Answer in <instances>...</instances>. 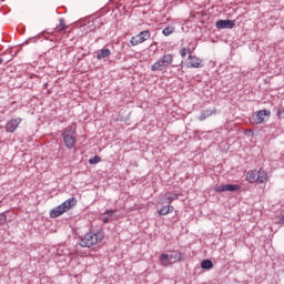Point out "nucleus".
Returning a JSON list of instances; mask_svg holds the SVG:
<instances>
[{"mask_svg": "<svg viewBox=\"0 0 284 284\" xmlns=\"http://www.w3.org/2000/svg\"><path fill=\"white\" fill-rule=\"evenodd\" d=\"M104 235L103 232L97 231V232H87L81 239L79 245L80 247H92V245H98V243H101L103 241Z\"/></svg>", "mask_w": 284, "mask_h": 284, "instance_id": "obj_1", "label": "nucleus"}, {"mask_svg": "<svg viewBox=\"0 0 284 284\" xmlns=\"http://www.w3.org/2000/svg\"><path fill=\"white\" fill-rule=\"evenodd\" d=\"M270 114H272V111L267 109L256 111L250 118L251 125H261V123H265V118H268Z\"/></svg>", "mask_w": 284, "mask_h": 284, "instance_id": "obj_2", "label": "nucleus"}, {"mask_svg": "<svg viewBox=\"0 0 284 284\" xmlns=\"http://www.w3.org/2000/svg\"><path fill=\"white\" fill-rule=\"evenodd\" d=\"M173 57L172 54H165L163 58L158 60L153 65L152 70L154 72L159 71L162 72V70H165L171 63H172Z\"/></svg>", "mask_w": 284, "mask_h": 284, "instance_id": "obj_3", "label": "nucleus"}, {"mask_svg": "<svg viewBox=\"0 0 284 284\" xmlns=\"http://www.w3.org/2000/svg\"><path fill=\"white\" fill-rule=\"evenodd\" d=\"M150 37H152L150 31L149 30H144V31H141L135 37H132L131 40H130V43L133 47L134 45H140V43H145V41H148V39H150Z\"/></svg>", "mask_w": 284, "mask_h": 284, "instance_id": "obj_4", "label": "nucleus"}, {"mask_svg": "<svg viewBox=\"0 0 284 284\" xmlns=\"http://www.w3.org/2000/svg\"><path fill=\"white\" fill-rule=\"evenodd\" d=\"M236 26V21L235 20H217L215 22V28H217V30H232L234 27Z\"/></svg>", "mask_w": 284, "mask_h": 284, "instance_id": "obj_5", "label": "nucleus"}, {"mask_svg": "<svg viewBox=\"0 0 284 284\" xmlns=\"http://www.w3.org/2000/svg\"><path fill=\"white\" fill-rule=\"evenodd\" d=\"M241 189L239 184H221L215 187L216 192H236Z\"/></svg>", "mask_w": 284, "mask_h": 284, "instance_id": "obj_6", "label": "nucleus"}, {"mask_svg": "<svg viewBox=\"0 0 284 284\" xmlns=\"http://www.w3.org/2000/svg\"><path fill=\"white\" fill-rule=\"evenodd\" d=\"M63 143L68 150H72L74 148V143H77V138L70 133H62Z\"/></svg>", "mask_w": 284, "mask_h": 284, "instance_id": "obj_7", "label": "nucleus"}, {"mask_svg": "<svg viewBox=\"0 0 284 284\" xmlns=\"http://www.w3.org/2000/svg\"><path fill=\"white\" fill-rule=\"evenodd\" d=\"M169 258H171V263H181V261H185L181 251H171Z\"/></svg>", "mask_w": 284, "mask_h": 284, "instance_id": "obj_8", "label": "nucleus"}, {"mask_svg": "<svg viewBox=\"0 0 284 284\" xmlns=\"http://www.w3.org/2000/svg\"><path fill=\"white\" fill-rule=\"evenodd\" d=\"M21 123V119L17 118V119H12L11 121H9L6 124V130L7 132H14L17 130V128H19V124Z\"/></svg>", "mask_w": 284, "mask_h": 284, "instance_id": "obj_9", "label": "nucleus"}, {"mask_svg": "<svg viewBox=\"0 0 284 284\" xmlns=\"http://www.w3.org/2000/svg\"><path fill=\"white\" fill-rule=\"evenodd\" d=\"M65 209H63L62 204H60L50 211V216L51 219H59V216H62V214H65Z\"/></svg>", "mask_w": 284, "mask_h": 284, "instance_id": "obj_10", "label": "nucleus"}, {"mask_svg": "<svg viewBox=\"0 0 284 284\" xmlns=\"http://www.w3.org/2000/svg\"><path fill=\"white\" fill-rule=\"evenodd\" d=\"M61 205L64 211L70 212V210H72V207L77 205V197H70L63 203H61Z\"/></svg>", "mask_w": 284, "mask_h": 284, "instance_id": "obj_11", "label": "nucleus"}, {"mask_svg": "<svg viewBox=\"0 0 284 284\" xmlns=\"http://www.w3.org/2000/svg\"><path fill=\"white\" fill-rule=\"evenodd\" d=\"M213 114H216V108L203 110L199 116V121H205V119H210Z\"/></svg>", "mask_w": 284, "mask_h": 284, "instance_id": "obj_12", "label": "nucleus"}, {"mask_svg": "<svg viewBox=\"0 0 284 284\" xmlns=\"http://www.w3.org/2000/svg\"><path fill=\"white\" fill-rule=\"evenodd\" d=\"M189 68H203V60L196 57L189 55Z\"/></svg>", "mask_w": 284, "mask_h": 284, "instance_id": "obj_13", "label": "nucleus"}, {"mask_svg": "<svg viewBox=\"0 0 284 284\" xmlns=\"http://www.w3.org/2000/svg\"><path fill=\"white\" fill-rule=\"evenodd\" d=\"M160 261H161V264L164 266V267H168V265H172V260L170 257V254L168 253H162L160 255Z\"/></svg>", "mask_w": 284, "mask_h": 284, "instance_id": "obj_14", "label": "nucleus"}, {"mask_svg": "<svg viewBox=\"0 0 284 284\" xmlns=\"http://www.w3.org/2000/svg\"><path fill=\"white\" fill-rule=\"evenodd\" d=\"M158 212L160 216H168V214L174 212V206L172 205L162 206Z\"/></svg>", "mask_w": 284, "mask_h": 284, "instance_id": "obj_15", "label": "nucleus"}, {"mask_svg": "<svg viewBox=\"0 0 284 284\" xmlns=\"http://www.w3.org/2000/svg\"><path fill=\"white\" fill-rule=\"evenodd\" d=\"M111 51L110 49H101L97 52V59L101 60V59H108V57H110Z\"/></svg>", "mask_w": 284, "mask_h": 284, "instance_id": "obj_16", "label": "nucleus"}, {"mask_svg": "<svg viewBox=\"0 0 284 284\" xmlns=\"http://www.w3.org/2000/svg\"><path fill=\"white\" fill-rule=\"evenodd\" d=\"M12 60V55L11 54H0V65H8V63H10V61Z\"/></svg>", "mask_w": 284, "mask_h": 284, "instance_id": "obj_17", "label": "nucleus"}, {"mask_svg": "<svg viewBox=\"0 0 284 284\" xmlns=\"http://www.w3.org/2000/svg\"><path fill=\"white\" fill-rule=\"evenodd\" d=\"M257 171H248L246 174V181L248 183H256Z\"/></svg>", "mask_w": 284, "mask_h": 284, "instance_id": "obj_18", "label": "nucleus"}, {"mask_svg": "<svg viewBox=\"0 0 284 284\" xmlns=\"http://www.w3.org/2000/svg\"><path fill=\"white\" fill-rule=\"evenodd\" d=\"M201 267L202 270H212V267H214V263L212 262V260H203L201 262Z\"/></svg>", "mask_w": 284, "mask_h": 284, "instance_id": "obj_19", "label": "nucleus"}, {"mask_svg": "<svg viewBox=\"0 0 284 284\" xmlns=\"http://www.w3.org/2000/svg\"><path fill=\"white\" fill-rule=\"evenodd\" d=\"M267 181V173L257 171L256 183H265Z\"/></svg>", "mask_w": 284, "mask_h": 284, "instance_id": "obj_20", "label": "nucleus"}, {"mask_svg": "<svg viewBox=\"0 0 284 284\" xmlns=\"http://www.w3.org/2000/svg\"><path fill=\"white\" fill-rule=\"evenodd\" d=\"M68 26L65 24V21L63 19L59 20V24L55 27V32H63Z\"/></svg>", "mask_w": 284, "mask_h": 284, "instance_id": "obj_21", "label": "nucleus"}, {"mask_svg": "<svg viewBox=\"0 0 284 284\" xmlns=\"http://www.w3.org/2000/svg\"><path fill=\"white\" fill-rule=\"evenodd\" d=\"M162 33L164 34V37H170V34L174 33V27H166L165 29H163Z\"/></svg>", "mask_w": 284, "mask_h": 284, "instance_id": "obj_22", "label": "nucleus"}, {"mask_svg": "<svg viewBox=\"0 0 284 284\" xmlns=\"http://www.w3.org/2000/svg\"><path fill=\"white\" fill-rule=\"evenodd\" d=\"M90 165H97V163H101V156L94 155L89 160Z\"/></svg>", "mask_w": 284, "mask_h": 284, "instance_id": "obj_23", "label": "nucleus"}, {"mask_svg": "<svg viewBox=\"0 0 284 284\" xmlns=\"http://www.w3.org/2000/svg\"><path fill=\"white\" fill-rule=\"evenodd\" d=\"M7 222L8 216L6 215V213H0V225H6Z\"/></svg>", "mask_w": 284, "mask_h": 284, "instance_id": "obj_24", "label": "nucleus"}, {"mask_svg": "<svg viewBox=\"0 0 284 284\" xmlns=\"http://www.w3.org/2000/svg\"><path fill=\"white\" fill-rule=\"evenodd\" d=\"M190 52H191L190 48H187V49L183 48L182 50H180V54L182 58L187 57V54H190Z\"/></svg>", "mask_w": 284, "mask_h": 284, "instance_id": "obj_25", "label": "nucleus"}, {"mask_svg": "<svg viewBox=\"0 0 284 284\" xmlns=\"http://www.w3.org/2000/svg\"><path fill=\"white\" fill-rule=\"evenodd\" d=\"M176 199H179V195H176V194H172V195L168 196L166 200H168L169 205L172 204L173 201H176Z\"/></svg>", "mask_w": 284, "mask_h": 284, "instance_id": "obj_26", "label": "nucleus"}, {"mask_svg": "<svg viewBox=\"0 0 284 284\" xmlns=\"http://www.w3.org/2000/svg\"><path fill=\"white\" fill-rule=\"evenodd\" d=\"M63 134H74V129H72V126H68L67 129H64Z\"/></svg>", "mask_w": 284, "mask_h": 284, "instance_id": "obj_27", "label": "nucleus"}, {"mask_svg": "<svg viewBox=\"0 0 284 284\" xmlns=\"http://www.w3.org/2000/svg\"><path fill=\"white\" fill-rule=\"evenodd\" d=\"M104 214H108L109 216H113L114 210H105Z\"/></svg>", "mask_w": 284, "mask_h": 284, "instance_id": "obj_28", "label": "nucleus"}, {"mask_svg": "<svg viewBox=\"0 0 284 284\" xmlns=\"http://www.w3.org/2000/svg\"><path fill=\"white\" fill-rule=\"evenodd\" d=\"M102 221L103 223H110V217H103Z\"/></svg>", "mask_w": 284, "mask_h": 284, "instance_id": "obj_29", "label": "nucleus"}, {"mask_svg": "<svg viewBox=\"0 0 284 284\" xmlns=\"http://www.w3.org/2000/svg\"><path fill=\"white\" fill-rule=\"evenodd\" d=\"M282 114H283V111L278 110V111H277V115H278V116H282Z\"/></svg>", "mask_w": 284, "mask_h": 284, "instance_id": "obj_30", "label": "nucleus"}]
</instances>
